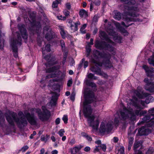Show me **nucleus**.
I'll list each match as a JSON object with an SVG mask.
<instances>
[{"mask_svg": "<svg viewBox=\"0 0 154 154\" xmlns=\"http://www.w3.org/2000/svg\"><path fill=\"white\" fill-rule=\"evenodd\" d=\"M42 111L39 113V119L42 122L48 121L51 116L50 112L48 110L45 106H42Z\"/></svg>", "mask_w": 154, "mask_h": 154, "instance_id": "obj_10", "label": "nucleus"}, {"mask_svg": "<svg viewBox=\"0 0 154 154\" xmlns=\"http://www.w3.org/2000/svg\"><path fill=\"white\" fill-rule=\"evenodd\" d=\"M81 149L80 147H75L71 149V152L72 154H75L79 153Z\"/></svg>", "mask_w": 154, "mask_h": 154, "instance_id": "obj_33", "label": "nucleus"}, {"mask_svg": "<svg viewBox=\"0 0 154 154\" xmlns=\"http://www.w3.org/2000/svg\"><path fill=\"white\" fill-rule=\"evenodd\" d=\"M140 109H136L134 110V113L132 108L128 106L127 108L123 106L122 110L120 111L118 113L123 120H126L129 118L131 121H134L136 119V116L140 115Z\"/></svg>", "mask_w": 154, "mask_h": 154, "instance_id": "obj_6", "label": "nucleus"}, {"mask_svg": "<svg viewBox=\"0 0 154 154\" xmlns=\"http://www.w3.org/2000/svg\"><path fill=\"white\" fill-rule=\"evenodd\" d=\"M122 110V109H120L119 111H118L117 112V114L119 117V118L116 117L114 119V124H115V126L116 127H117L119 125V123L120 120L121 119V120H122V119L120 117V115H119L118 112H119L120 111ZM122 120L124 121V120Z\"/></svg>", "mask_w": 154, "mask_h": 154, "instance_id": "obj_34", "label": "nucleus"}, {"mask_svg": "<svg viewBox=\"0 0 154 154\" xmlns=\"http://www.w3.org/2000/svg\"><path fill=\"white\" fill-rule=\"evenodd\" d=\"M81 23L79 21H77L75 23H71L70 25V28L72 30V31L74 32L77 31L78 29V26L80 25Z\"/></svg>", "mask_w": 154, "mask_h": 154, "instance_id": "obj_28", "label": "nucleus"}, {"mask_svg": "<svg viewBox=\"0 0 154 154\" xmlns=\"http://www.w3.org/2000/svg\"><path fill=\"white\" fill-rule=\"evenodd\" d=\"M46 29L47 32L45 35V38L47 40L49 41L55 38L57 39V40L59 39V36H58L55 32L49 29H47L46 27H45L43 29L44 33H45Z\"/></svg>", "mask_w": 154, "mask_h": 154, "instance_id": "obj_12", "label": "nucleus"}, {"mask_svg": "<svg viewBox=\"0 0 154 154\" xmlns=\"http://www.w3.org/2000/svg\"><path fill=\"white\" fill-rule=\"evenodd\" d=\"M154 152V149L152 148H150L146 152V154H153Z\"/></svg>", "mask_w": 154, "mask_h": 154, "instance_id": "obj_47", "label": "nucleus"}, {"mask_svg": "<svg viewBox=\"0 0 154 154\" xmlns=\"http://www.w3.org/2000/svg\"><path fill=\"white\" fill-rule=\"evenodd\" d=\"M60 67V66L59 65H57L47 69L46 70L47 72H54V73H52L48 75L47 77L48 78H54L57 77L61 72L59 70Z\"/></svg>", "mask_w": 154, "mask_h": 154, "instance_id": "obj_13", "label": "nucleus"}, {"mask_svg": "<svg viewBox=\"0 0 154 154\" xmlns=\"http://www.w3.org/2000/svg\"><path fill=\"white\" fill-rule=\"evenodd\" d=\"M134 138L130 137L129 138V146H131L133 143Z\"/></svg>", "mask_w": 154, "mask_h": 154, "instance_id": "obj_54", "label": "nucleus"}, {"mask_svg": "<svg viewBox=\"0 0 154 154\" xmlns=\"http://www.w3.org/2000/svg\"><path fill=\"white\" fill-rule=\"evenodd\" d=\"M151 115H147L144 116L142 119V121H139L137 124L138 125H140L143 124L145 122H150L151 124L149 126H150L153 125L154 123V118H151Z\"/></svg>", "mask_w": 154, "mask_h": 154, "instance_id": "obj_17", "label": "nucleus"}, {"mask_svg": "<svg viewBox=\"0 0 154 154\" xmlns=\"http://www.w3.org/2000/svg\"><path fill=\"white\" fill-rule=\"evenodd\" d=\"M60 44L62 51H64L66 49V47L65 43L63 40H61L60 41Z\"/></svg>", "mask_w": 154, "mask_h": 154, "instance_id": "obj_43", "label": "nucleus"}, {"mask_svg": "<svg viewBox=\"0 0 154 154\" xmlns=\"http://www.w3.org/2000/svg\"><path fill=\"white\" fill-rule=\"evenodd\" d=\"M60 118H58L56 119L55 121V123L56 125H58L60 123Z\"/></svg>", "mask_w": 154, "mask_h": 154, "instance_id": "obj_63", "label": "nucleus"}, {"mask_svg": "<svg viewBox=\"0 0 154 154\" xmlns=\"http://www.w3.org/2000/svg\"><path fill=\"white\" fill-rule=\"evenodd\" d=\"M83 136L85 137L89 141H91L92 140V138L86 133H84V134L83 135Z\"/></svg>", "mask_w": 154, "mask_h": 154, "instance_id": "obj_52", "label": "nucleus"}, {"mask_svg": "<svg viewBox=\"0 0 154 154\" xmlns=\"http://www.w3.org/2000/svg\"><path fill=\"white\" fill-rule=\"evenodd\" d=\"M64 123L67 124L68 121V117L67 115H64L62 119Z\"/></svg>", "mask_w": 154, "mask_h": 154, "instance_id": "obj_46", "label": "nucleus"}, {"mask_svg": "<svg viewBox=\"0 0 154 154\" xmlns=\"http://www.w3.org/2000/svg\"><path fill=\"white\" fill-rule=\"evenodd\" d=\"M50 51V44H47L45 46V48H42V52L43 54L45 53V51L47 52H49Z\"/></svg>", "mask_w": 154, "mask_h": 154, "instance_id": "obj_36", "label": "nucleus"}, {"mask_svg": "<svg viewBox=\"0 0 154 154\" xmlns=\"http://www.w3.org/2000/svg\"><path fill=\"white\" fill-rule=\"evenodd\" d=\"M86 52L87 53V56L88 57L90 54L91 51V46L89 44L86 45Z\"/></svg>", "mask_w": 154, "mask_h": 154, "instance_id": "obj_42", "label": "nucleus"}, {"mask_svg": "<svg viewBox=\"0 0 154 154\" xmlns=\"http://www.w3.org/2000/svg\"><path fill=\"white\" fill-rule=\"evenodd\" d=\"M3 44H4V41H3L2 42V38H1V32L0 31V49H2L3 47Z\"/></svg>", "mask_w": 154, "mask_h": 154, "instance_id": "obj_50", "label": "nucleus"}, {"mask_svg": "<svg viewBox=\"0 0 154 154\" xmlns=\"http://www.w3.org/2000/svg\"><path fill=\"white\" fill-rule=\"evenodd\" d=\"M100 36L106 42L112 45H115V43L111 41L108 37L107 34L104 31H101L100 32Z\"/></svg>", "mask_w": 154, "mask_h": 154, "instance_id": "obj_22", "label": "nucleus"}, {"mask_svg": "<svg viewBox=\"0 0 154 154\" xmlns=\"http://www.w3.org/2000/svg\"><path fill=\"white\" fill-rule=\"evenodd\" d=\"M87 24H85L81 26L80 29V31L82 33L84 34L86 33L85 29L87 27Z\"/></svg>", "mask_w": 154, "mask_h": 154, "instance_id": "obj_45", "label": "nucleus"}, {"mask_svg": "<svg viewBox=\"0 0 154 154\" xmlns=\"http://www.w3.org/2000/svg\"><path fill=\"white\" fill-rule=\"evenodd\" d=\"M28 13L29 18L32 20L31 21L29 20L31 23V27L29 28V29L33 34L35 32L38 33L37 31L38 27L36 25L35 21V15L33 12H32L29 11H28Z\"/></svg>", "mask_w": 154, "mask_h": 154, "instance_id": "obj_9", "label": "nucleus"}, {"mask_svg": "<svg viewBox=\"0 0 154 154\" xmlns=\"http://www.w3.org/2000/svg\"><path fill=\"white\" fill-rule=\"evenodd\" d=\"M125 148L123 146H121L118 149L117 154H124Z\"/></svg>", "mask_w": 154, "mask_h": 154, "instance_id": "obj_44", "label": "nucleus"}, {"mask_svg": "<svg viewBox=\"0 0 154 154\" xmlns=\"http://www.w3.org/2000/svg\"><path fill=\"white\" fill-rule=\"evenodd\" d=\"M114 18L118 20H119L121 19V15L120 12L117 11H114Z\"/></svg>", "mask_w": 154, "mask_h": 154, "instance_id": "obj_35", "label": "nucleus"}, {"mask_svg": "<svg viewBox=\"0 0 154 154\" xmlns=\"http://www.w3.org/2000/svg\"><path fill=\"white\" fill-rule=\"evenodd\" d=\"M21 11H22V13L23 15L24 18V19L26 18V19L27 18H28L27 16L26 15H24L25 14H24V13H25L26 12V11L23 8H22Z\"/></svg>", "mask_w": 154, "mask_h": 154, "instance_id": "obj_57", "label": "nucleus"}, {"mask_svg": "<svg viewBox=\"0 0 154 154\" xmlns=\"http://www.w3.org/2000/svg\"><path fill=\"white\" fill-rule=\"evenodd\" d=\"M72 84V79L69 80L67 83V86L68 87H70Z\"/></svg>", "mask_w": 154, "mask_h": 154, "instance_id": "obj_58", "label": "nucleus"}, {"mask_svg": "<svg viewBox=\"0 0 154 154\" xmlns=\"http://www.w3.org/2000/svg\"><path fill=\"white\" fill-rule=\"evenodd\" d=\"M87 98L84 102L83 112L85 116L88 119V121L90 126L92 127L93 131H97L98 128L99 122L98 118L95 119V116L93 115L91 116L92 109L91 106L88 104L96 101L94 93L91 91H89L86 94Z\"/></svg>", "mask_w": 154, "mask_h": 154, "instance_id": "obj_2", "label": "nucleus"}, {"mask_svg": "<svg viewBox=\"0 0 154 154\" xmlns=\"http://www.w3.org/2000/svg\"><path fill=\"white\" fill-rule=\"evenodd\" d=\"M18 29L22 38L24 39H27L28 38V35L26 32L25 26L23 24H19L18 25Z\"/></svg>", "mask_w": 154, "mask_h": 154, "instance_id": "obj_19", "label": "nucleus"}, {"mask_svg": "<svg viewBox=\"0 0 154 154\" xmlns=\"http://www.w3.org/2000/svg\"><path fill=\"white\" fill-rule=\"evenodd\" d=\"M148 112L149 114V115H151V116H153L154 117V108H151L149 110Z\"/></svg>", "mask_w": 154, "mask_h": 154, "instance_id": "obj_48", "label": "nucleus"}, {"mask_svg": "<svg viewBox=\"0 0 154 154\" xmlns=\"http://www.w3.org/2000/svg\"><path fill=\"white\" fill-rule=\"evenodd\" d=\"M79 14L81 18L84 19H86L88 16V12L84 9H81L80 10Z\"/></svg>", "mask_w": 154, "mask_h": 154, "instance_id": "obj_27", "label": "nucleus"}, {"mask_svg": "<svg viewBox=\"0 0 154 154\" xmlns=\"http://www.w3.org/2000/svg\"><path fill=\"white\" fill-rule=\"evenodd\" d=\"M29 148V147L27 146H23L22 148L19 150L20 151H22V152H24Z\"/></svg>", "mask_w": 154, "mask_h": 154, "instance_id": "obj_53", "label": "nucleus"}, {"mask_svg": "<svg viewBox=\"0 0 154 154\" xmlns=\"http://www.w3.org/2000/svg\"><path fill=\"white\" fill-rule=\"evenodd\" d=\"M151 131L145 126H142L138 130V134L140 136L147 135L150 133Z\"/></svg>", "mask_w": 154, "mask_h": 154, "instance_id": "obj_20", "label": "nucleus"}, {"mask_svg": "<svg viewBox=\"0 0 154 154\" xmlns=\"http://www.w3.org/2000/svg\"><path fill=\"white\" fill-rule=\"evenodd\" d=\"M93 57H92L90 59V61L92 63L91 70L96 75L106 77L107 75L101 70L100 67L102 66V63L98 62L96 59L98 58H103V64L105 66L111 68L112 66L110 60L111 57L110 54L107 52H100L97 50H95L93 51Z\"/></svg>", "mask_w": 154, "mask_h": 154, "instance_id": "obj_1", "label": "nucleus"}, {"mask_svg": "<svg viewBox=\"0 0 154 154\" xmlns=\"http://www.w3.org/2000/svg\"><path fill=\"white\" fill-rule=\"evenodd\" d=\"M60 86L58 84L54 83L52 86V88L54 90L57 91V92H59L60 91Z\"/></svg>", "mask_w": 154, "mask_h": 154, "instance_id": "obj_37", "label": "nucleus"}, {"mask_svg": "<svg viewBox=\"0 0 154 154\" xmlns=\"http://www.w3.org/2000/svg\"><path fill=\"white\" fill-rule=\"evenodd\" d=\"M61 0H56L53 2L52 7L53 8H56L57 7L58 5L60 3Z\"/></svg>", "mask_w": 154, "mask_h": 154, "instance_id": "obj_40", "label": "nucleus"}, {"mask_svg": "<svg viewBox=\"0 0 154 154\" xmlns=\"http://www.w3.org/2000/svg\"><path fill=\"white\" fill-rule=\"evenodd\" d=\"M113 123L112 122H109L106 125L102 123L100 125V131L101 133L106 132L108 133L110 132L113 128Z\"/></svg>", "mask_w": 154, "mask_h": 154, "instance_id": "obj_14", "label": "nucleus"}, {"mask_svg": "<svg viewBox=\"0 0 154 154\" xmlns=\"http://www.w3.org/2000/svg\"><path fill=\"white\" fill-rule=\"evenodd\" d=\"M41 14L39 13V29L40 26L42 25L47 24L49 21L47 17L43 12H41Z\"/></svg>", "mask_w": 154, "mask_h": 154, "instance_id": "obj_18", "label": "nucleus"}, {"mask_svg": "<svg viewBox=\"0 0 154 154\" xmlns=\"http://www.w3.org/2000/svg\"><path fill=\"white\" fill-rule=\"evenodd\" d=\"M94 3L96 5H99L100 4V0H95Z\"/></svg>", "mask_w": 154, "mask_h": 154, "instance_id": "obj_62", "label": "nucleus"}, {"mask_svg": "<svg viewBox=\"0 0 154 154\" xmlns=\"http://www.w3.org/2000/svg\"><path fill=\"white\" fill-rule=\"evenodd\" d=\"M57 17L58 19L59 20H65L66 19V17H63L62 15H60L59 16H57Z\"/></svg>", "mask_w": 154, "mask_h": 154, "instance_id": "obj_61", "label": "nucleus"}, {"mask_svg": "<svg viewBox=\"0 0 154 154\" xmlns=\"http://www.w3.org/2000/svg\"><path fill=\"white\" fill-rule=\"evenodd\" d=\"M115 45H112L107 42L98 40H96L94 44V46L96 48L101 50H103L108 51L110 52H113L114 55L115 54L114 47Z\"/></svg>", "mask_w": 154, "mask_h": 154, "instance_id": "obj_7", "label": "nucleus"}, {"mask_svg": "<svg viewBox=\"0 0 154 154\" xmlns=\"http://www.w3.org/2000/svg\"><path fill=\"white\" fill-rule=\"evenodd\" d=\"M44 58L48 62H52L55 60V56L50 54L45 56Z\"/></svg>", "mask_w": 154, "mask_h": 154, "instance_id": "obj_30", "label": "nucleus"}, {"mask_svg": "<svg viewBox=\"0 0 154 154\" xmlns=\"http://www.w3.org/2000/svg\"><path fill=\"white\" fill-rule=\"evenodd\" d=\"M124 14L126 16H124L123 19L127 24L126 25L124 22H122L121 24L124 26L128 27L132 24V23L129 24V23L132 21H136L137 20L134 18L129 17L127 16L134 17L138 16L139 14L137 13L138 12V9L137 7L125 5L124 6Z\"/></svg>", "mask_w": 154, "mask_h": 154, "instance_id": "obj_5", "label": "nucleus"}, {"mask_svg": "<svg viewBox=\"0 0 154 154\" xmlns=\"http://www.w3.org/2000/svg\"><path fill=\"white\" fill-rule=\"evenodd\" d=\"M121 2H124L128 5H133L136 4V2L134 0H120Z\"/></svg>", "mask_w": 154, "mask_h": 154, "instance_id": "obj_31", "label": "nucleus"}, {"mask_svg": "<svg viewBox=\"0 0 154 154\" xmlns=\"http://www.w3.org/2000/svg\"><path fill=\"white\" fill-rule=\"evenodd\" d=\"M51 93L53 94V95L49 102V104L51 106H56L57 104V102L59 95L56 92H53Z\"/></svg>", "mask_w": 154, "mask_h": 154, "instance_id": "obj_21", "label": "nucleus"}, {"mask_svg": "<svg viewBox=\"0 0 154 154\" xmlns=\"http://www.w3.org/2000/svg\"><path fill=\"white\" fill-rule=\"evenodd\" d=\"M26 116L29 122L31 125H35L36 122L33 115H31L29 113H28L26 114Z\"/></svg>", "mask_w": 154, "mask_h": 154, "instance_id": "obj_25", "label": "nucleus"}, {"mask_svg": "<svg viewBox=\"0 0 154 154\" xmlns=\"http://www.w3.org/2000/svg\"><path fill=\"white\" fill-rule=\"evenodd\" d=\"M142 89V88L139 86L137 87V89L133 90V92L140 99H144L146 98L145 100H138L136 97H133V99L131 100V103L127 104L128 106L129 104H131L135 108L140 109V116L146 114L147 112L146 110L141 111L145 107V103L148 104L154 100L153 97L150 94L147 93H144L143 91L141 92Z\"/></svg>", "mask_w": 154, "mask_h": 154, "instance_id": "obj_3", "label": "nucleus"}, {"mask_svg": "<svg viewBox=\"0 0 154 154\" xmlns=\"http://www.w3.org/2000/svg\"><path fill=\"white\" fill-rule=\"evenodd\" d=\"M146 73L147 76L149 77L151 80H154V75L152 74L154 72V69L152 67H149L146 65H144L142 66Z\"/></svg>", "mask_w": 154, "mask_h": 154, "instance_id": "obj_16", "label": "nucleus"}, {"mask_svg": "<svg viewBox=\"0 0 154 154\" xmlns=\"http://www.w3.org/2000/svg\"><path fill=\"white\" fill-rule=\"evenodd\" d=\"M113 23L116 27L124 35H128V32L121 26L119 23L114 21Z\"/></svg>", "mask_w": 154, "mask_h": 154, "instance_id": "obj_24", "label": "nucleus"}, {"mask_svg": "<svg viewBox=\"0 0 154 154\" xmlns=\"http://www.w3.org/2000/svg\"><path fill=\"white\" fill-rule=\"evenodd\" d=\"M99 18V17L97 15H95L93 17V22H96L98 21V19Z\"/></svg>", "mask_w": 154, "mask_h": 154, "instance_id": "obj_55", "label": "nucleus"}, {"mask_svg": "<svg viewBox=\"0 0 154 154\" xmlns=\"http://www.w3.org/2000/svg\"><path fill=\"white\" fill-rule=\"evenodd\" d=\"M87 77L88 79L93 80H96L97 78V77L95 76L93 74L91 73L87 75Z\"/></svg>", "mask_w": 154, "mask_h": 154, "instance_id": "obj_41", "label": "nucleus"}, {"mask_svg": "<svg viewBox=\"0 0 154 154\" xmlns=\"http://www.w3.org/2000/svg\"><path fill=\"white\" fill-rule=\"evenodd\" d=\"M59 27L60 30V32L62 37L63 39L65 38L68 34L67 32L65 30L64 26L62 25H60Z\"/></svg>", "mask_w": 154, "mask_h": 154, "instance_id": "obj_26", "label": "nucleus"}, {"mask_svg": "<svg viewBox=\"0 0 154 154\" xmlns=\"http://www.w3.org/2000/svg\"><path fill=\"white\" fill-rule=\"evenodd\" d=\"M86 83L87 85L91 87L92 88H94L95 90H97V86L96 84L95 83L91 82L90 81L88 80L86 81Z\"/></svg>", "mask_w": 154, "mask_h": 154, "instance_id": "obj_32", "label": "nucleus"}, {"mask_svg": "<svg viewBox=\"0 0 154 154\" xmlns=\"http://www.w3.org/2000/svg\"><path fill=\"white\" fill-rule=\"evenodd\" d=\"M144 81L146 84L144 86L145 89L150 92H154V82L149 81L147 78H145Z\"/></svg>", "mask_w": 154, "mask_h": 154, "instance_id": "obj_15", "label": "nucleus"}, {"mask_svg": "<svg viewBox=\"0 0 154 154\" xmlns=\"http://www.w3.org/2000/svg\"><path fill=\"white\" fill-rule=\"evenodd\" d=\"M49 137V135L46 134V135H42L41 137V140L46 143Z\"/></svg>", "mask_w": 154, "mask_h": 154, "instance_id": "obj_38", "label": "nucleus"}, {"mask_svg": "<svg viewBox=\"0 0 154 154\" xmlns=\"http://www.w3.org/2000/svg\"><path fill=\"white\" fill-rule=\"evenodd\" d=\"M63 12L64 15L66 17H68L69 15V12L66 9L64 10Z\"/></svg>", "mask_w": 154, "mask_h": 154, "instance_id": "obj_56", "label": "nucleus"}, {"mask_svg": "<svg viewBox=\"0 0 154 154\" xmlns=\"http://www.w3.org/2000/svg\"><path fill=\"white\" fill-rule=\"evenodd\" d=\"M106 149V144H102L100 145L96 146L93 152L94 153H96L97 152H100V150H102L105 152Z\"/></svg>", "mask_w": 154, "mask_h": 154, "instance_id": "obj_23", "label": "nucleus"}, {"mask_svg": "<svg viewBox=\"0 0 154 154\" xmlns=\"http://www.w3.org/2000/svg\"><path fill=\"white\" fill-rule=\"evenodd\" d=\"M65 6H66V8L68 10H70L71 8V4L69 2L65 4Z\"/></svg>", "mask_w": 154, "mask_h": 154, "instance_id": "obj_60", "label": "nucleus"}, {"mask_svg": "<svg viewBox=\"0 0 154 154\" xmlns=\"http://www.w3.org/2000/svg\"><path fill=\"white\" fill-rule=\"evenodd\" d=\"M17 39L14 40L11 43V45L13 51L14 52V56L15 57H17V45H20L21 44L22 39L20 35L18 34L17 35Z\"/></svg>", "mask_w": 154, "mask_h": 154, "instance_id": "obj_11", "label": "nucleus"}, {"mask_svg": "<svg viewBox=\"0 0 154 154\" xmlns=\"http://www.w3.org/2000/svg\"><path fill=\"white\" fill-rule=\"evenodd\" d=\"M75 143V139L74 138H72V139L70 140L69 142V144L72 146Z\"/></svg>", "mask_w": 154, "mask_h": 154, "instance_id": "obj_59", "label": "nucleus"}, {"mask_svg": "<svg viewBox=\"0 0 154 154\" xmlns=\"http://www.w3.org/2000/svg\"><path fill=\"white\" fill-rule=\"evenodd\" d=\"M75 91H73L72 92L70 96V99L72 101H74L75 98Z\"/></svg>", "mask_w": 154, "mask_h": 154, "instance_id": "obj_49", "label": "nucleus"}, {"mask_svg": "<svg viewBox=\"0 0 154 154\" xmlns=\"http://www.w3.org/2000/svg\"><path fill=\"white\" fill-rule=\"evenodd\" d=\"M18 115V118L17 117V113L14 112L5 114L7 121L11 125L14 126V121L19 128L26 126L27 124V122L23 112L21 111L19 112Z\"/></svg>", "mask_w": 154, "mask_h": 154, "instance_id": "obj_4", "label": "nucleus"}, {"mask_svg": "<svg viewBox=\"0 0 154 154\" xmlns=\"http://www.w3.org/2000/svg\"><path fill=\"white\" fill-rule=\"evenodd\" d=\"M84 65V68H86L88 66V63L87 61H85V59L84 58H83L81 60L80 63L78 66V68H81L82 67L83 65Z\"/></svg>", "mask_w": 154, "mask_h": 154, "instance_id": "obj_29", "label": "nucleus"}, {"mask_svg": "<svg viewBox=\"0 0 154 154\" xmlns=\"http://www.w3.org/2000/svg\"><path fill=\"white\" fill-rule=\"evenodd\" d=\"M113 23L110 22L108 23V25L106 27L107 32L109 35L113 36V39L114 40L116 41L118 40V41H116V42L121 43V38L120 36H118V35L116 34L114 30L115 28L113 26Z\"/></svg>", "mask_w": 154, "mask_h": 154, "instance_id": "obj_8", "label": "nucleus"}, {"mask_svg": "<svg viewBox=\"0 0 154 154\" xmlns=\"http://www.w3.org/2000/svg\"><path fill=\"white\" fill-rule=\"evenodd\" d=\"M141 144L139 141L136 142L134 144V150L135 151H137V149L141 146Z\"/></svg>", "mask_w": 154, "mask_h": 154, "instance_id": "obj_39", "label": "nucleus"}, {"mask_svg": "<svg viewBox=\"0 0 154 154\" xmlns=\"http://www.w3.org/2000/svg\"><path fill=\"white\" fill-rule=\"evenodd\" d=\"M113 140L114 142L115 143H117L118 142L119 140V139L117 137H114L113 139Z\"/></svg>", "mask_w": 154, "mask_h": 154, "instance_id": "obj_64", "label": "nucleus"}, {"mask_svg": "<svg viewBox=\"0 0 154 154\" xmlns=\"http://www.w3.org/2000/svg\"><path fill=\"white\" fill-rule=\"evenodd\" d=\"M64 133V129H62L59 130L58 132V134L60 136L62 137Z\"/></svg>", "mask_w": 154, "mask_h": 154, "instance_id": "obj_51", "label": "nucleus"}]
</instances>
